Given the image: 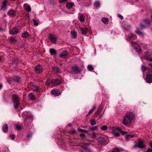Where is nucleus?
I'll list each match as a JSON object with an SVG mask.
<instances>
[{
	"mask_svg": "<svg viewBox=\"0 0 152 152\" xmlns=\"http://www.w3.org/2000/svg\"><path fill=\"white\" fill-rule=\"evenodd\" d=\"M146 82L150 83L152 82V76L150 74H148L146 76Z\"/></svg>",
	"mask_w": 152,
	"mask_h": 152,
	"instance_id": "7",
	"label": "nucleus"
},
{
	"mask_svg": "<svg viewBox=\"0 0 152 152\" xmlns=\"http://www.w3.org/2000/svg\"><path fill=\"white\" fill-rule=\"evenodd\" d=\"M90 123L91 125H95L96 124V122L95 119H92L90 121Z\"/></svg>",
	"mask_w": 152,
	"mask_h": 152,
	"instance_id": "37",
	"label": "nucleus"
},
{
	"mask_svg": "<svg viewBox=\"0 0 152 152\" xmlns=\"http://www.w3.org/2000/svg\"><path fill=\"white\" fill-rule=\"evenodd\" d=\"M89 129L91 130L94 131L98 129V127L97 126H95L90 128Z\"/></svg>",
	"mask_w": 152,
	"mask_h": 152,
	"instance_id": "35",
	"label": "nucleus"
},
{
	"mask_svg": "<svg viewBox=\"0 0 152 152\" xmlns=\"http://www.w3.org/2000/svg\"><path fill=\"white\" fill-rule=\"evenodd\" d=\"M2 30V28L1 27H0V31H1Z\"/></svg>",
	"mask_w": 152,
	"mask_h": 152,
	"instance_id": "64",
	"label": "nucleus"
},
{
	"mask_svg": "<svg viewBox=\"0 0 152 152\" xmlns=\"http://www.w3.org/2000/svg\"><path fill=\"white\" fill-rule=\"evenodd\" d=\"M11 58L12 59V61L14 62H17L18 60H16L15 58H13V57H12Z\"/></svg>",
	"mask_w": 152,
	"mask_h": 152,
	"instance_id": "49",
	"label": "nucleus"
},
{
	"mask_svg": "<svg viewBox=\"0 0 152 152\" xmlns=\"http://www.w3.org/2000/svg\"><path fill=\"white\" fill-rule=\"evenodd\" d=\"M77 129L78 131H79L80 132L85 133H88V131L84 129H83L80 128H78Z\"/></svg>",
	"mask_w": 152,
	"mask_h": 152,
	"instance_id": "27",
	"label": "nucleus"
},
{
	"mask_svg": "<svg viewBox=\"0 0 152 152\" xmlns=\"http://www.w3.org/2000/svg\"><path fill=\"white\" fill-rule=\"evenodd\" d=\"M34 69L35 72L36 73L40 74L42 72L43 68L42 66L39 65L35 67Z\"/></svg>",
	"mask_w": 152,
	"mask_h": 152,
	"instance_id": "5",
	"label": "nucleus"
},
{
	"mask_svg": "<svg viewBox=\"0 0 152 152\" xmlns=\"http://www.w3.org/2000/svg\"><path fill=\"white\" fill-rule=\"evenodd\" d=\"M29 99L30 100L33 101L35 100V98L34 95L32 93H30L29 95Z\"/></svg>",
	"mask_w": 152,
	"mask_h": 152,
	"instance_id": "19",
	"label": "nucleus"
},
{
	"mask_svg": "<svg viewBox=\"0 0 152 152\" xmlns=\"http://www.w3.org/2000/svg\"><path fill=\"white\" fill-rule=\"evenodd\" d=\"M121 133L123 135L124 134H125L127 132H126L123 131L122 130L121 132Z\"/></svg>",
	"mask_w": 152,
	"mask_h": 152,
	"instance_id": "55",
	"label": "nucleus"
},
{
	"mask_svg": "<svg viewBox=\"0 0 152 152\" xmlns=\"http://www.w3.org/2000/svg\"><path fill=\"white\" fill-rule=\"evenodd\" d=\"M21 128V126L20 125L16 124L15 126V128L18 130H20V129Z\"/></svg>",
	"mask_w": 152,
	"mask_h": 152,
	"instance_id": "44",
	"label": "nucleus"
},
{
	"mask_svg": "<svg viewBox=\"0 0 152 152\" xmlns=\"http://www.w3.org/2000/svg\"><path fill=\"white\" fill-rule=\"evenodd\" d=\"M73 5H74V4L72 3H67L66 5V7L68 9H71Z\"/></svg>",
	"mask_w": 152,
	"mask_h": 152,
	"instance_id": "25",
	"label": "nucleus"
},
{
	"mask_svg": "<svg viewBox=\"0 0 152 152\" xmlns=\"http://www.w3.org/2000/svg\"><path fill=\"white\" fill-rule=\"evenodd\" d=\"M115 130H117L121 132V131L122 130L121 129V128H120L118 127L116 128H115Z\"/></svg>",
	"mask_w": 152,
	"mask_h": 152,
	"instance_id": "48",
	"label": "nucleus"
},
{
	"mask_svg": "<svg viewBox=\"0 0 152 152\" xmlns=\"http://www.w3.org/2000/svg\"><path fill=\"white\" fill-rule=\"evenodd\" d=\"M33 116L32 115H28L26 116V119H29L31 120L32 119Z\"/></svg>",
	"mask_w": 152,
	"mask_h": 152,
	"instance_id": "42",
	"label": "nucleus"
},
{
	"mask_svg": "<svg viewBox=\"0 0 152 152\" xmlns=\"http://www.w3.org/2000/svg\"><path fill=\"white\" fill-rule=\"evenodd\" d=\"M136 48L139 53H141V52L142 49L140 47L139 45H138V46H137V47H136Z\"/></svg>",
	"mask_w": 152,
	"mask_h": 152,
	"instance_id": "41",
	"label": "nucleus"
},
{
	"mask_svg": "<svg viewBox=\"0 0 152 152\" xmlns=\"http://www.w3.org/2000/svg\"><path fill=\"white\" fill-rule=\"evenodd\" d=\"M16 14V12L13 10H10V16H15Z\"/></svg>",
	"mask_w": 152,
	"mask_h": 152,
	"instance_id": "20",
	"label": "nucleus"
},
{
	"mask_svg": "<svg viewBox=\"0 0 152 152\" xmlns=\"http://www.w3.org/2000/svg\"><path fill=\"white\" fill-rule=\"evenodd\" d=\"M33 21L34 25L35 26H37L38 25V23L37 22V21L34 19L33 20Z\"/></svg>",
	"mask_w": 152,
	"mask_h": 152,
	"instance_id": "45",
	"label": "nucleus"
},
{
	"mask_svg": "<svg viewBox=\"0 0 152 152\" xmlns=\"http://www.w3.org/2000/svg\"><path fill=\"white\" fill-rule=\"evenodd\" d=\"M99 141L101 143H104L105 142V139L103 137H100L99 138Z\"/></svg>",
	"mask_w": 152,
	"mask_h": 152,
	"instance_id": "31",
	"label": "nucleus"
},
{
	"mask_svg": "<svg viewBox=\"0 0 152 152\" xmlns=\"http://www.w3.org/2000/svg\"><path fill=\"white\" fill-rule=\"evenodd\" d=\"M81 30L82 34H86L87 33L88 28H81Z\"/></svg>",
	"mask_w": 152,
	"mask_h": 152,
	"instance_id": "13",
	"label": "nucleus"
},
{
	"mask_svg": "<svg viewBox=\"0 0 152 152\" xmlns=\"http://www.w3.org/2000/svg\"><path fill=\"white\" fill-rule=\"evenodd\" d=\"M7 1L6 0L4 1L2 3V6L1 7V9L3 10H5L7 8Z\"/></svg>",
	"mask_w": 152,
	"mask_h": 152,
	"instance_id": "14",
	"label": "nucleus"
},
{
	"mask_svg": "<svg viewBox=\"0 0 152 152\" xmlns=\"http://www.w3.org/2000/svg\"><path fill=\"white\" fill-rule=\"evenodd\" d=\"M10 138H11V139L12 140H14L15 138V135L14 134H12L11 135H10Z\"/></svg>",
	"mask_w": 152,
	"mask_h": 152,
	"instance_id": "50",
	"label": "nucleus"
},
{
	"mask_svg": "<svg viewBox=\"0 0 152 152\" xmlns=\"http://www.w3.org/2000/svg\"><path fill=\"white\" fill-rule=\"evenodd\" d=\"M135 32L139 35L141 36V37H143V33L142 32H141L140 31V30L139 28H137L136 30V31Z\"/></svg>",
	"mask_w": 152,
	"mask_h": 152,
	"instance_id": "21",
	"label": "nucleus"
},
{
	"mask_svg": "<svg viewBox=\"0 0 152 152\" xmlns=\"http://www.w3.org/2000/svg\"><path fill=\"white\" fill-rule=\"evenodd\" d=\"M118 16L121 20H123L124 19L122 15H118Z\"/></svg>",
	"mask_w": 152,
	"mask_h": 152,
	"instance_id": "52",
	"label": "nucleus"
},
{
	"mask_svg": "<svg viewBox=\"0 0 152 152\" xmlns=\"http://www.w3.org/2000/svg\"><path fill=\"white\" fill-rule=\"evenodd\" d=\"M16 41V39L15 38L12 37H10V42L13 43H15Z\"/></svg>",
	"mask_w": 152,
	"mask_h": 152,
	"instance_id": "29",
	"label": "nucleus"
},
{
	"mask_svg": "<svg viewBox=\"0 0 152 152\" xmlns=\"http://www.w3.org/2000/svg\"><path fill=\"white\" fill-rule=\"evenodd\" d=\"M25 9L27 12H29L31 11V8L29 6L27 5L26 4H24L23 5Z\"/></svg>",
	"mask_w": 152,
	"mask_h": 152,
	"instance_id": "12",
	"label": "nucleus"
},
{
	"mask_svg": "<svg viewBox=\"0 0 152 152\" xmlns=\"http://www.w3.org/2000/svg\"><path fill=\"white\" fill-rule=\"evenodd\" d=\"M8 127L7 125L6 124L4 126L3 128V131L4 132H7L8 131Z\"/></svg>",
	"mask_w": 152,
	"mask_h": 152,
	"instance_id": "23",
	"label": "nucleus"
},
{
	"mask_svg": "<svg viewBox=\"0 0 152 152\" xmlns=\"http://www.w3.org/2000/svg\"><path fill=\"white\" fill-rule=\"evenodd\" d=\"M29 36V34L27 32H25L22 34V36L24 38H27Z\"/></svg>",
	"mask_w": 152,
	"mask_h": 152,
	"instance_id": "24",
	"label": "nucleus"
},
{
	"mask_svg": "<svg viewBox=\"0 0 152 152\" xmlns=\"http://www.w3.org/2000/svg\"><path fill=\"white\" fill-rule=\"evenodd\" d=\"M107 127L105 125L103 126L101 128V129L102 131L106 130L107 129Z\"/></svg>",
	"mask_w": 152,
	"mask_h": 152,
	"instance_id": "36",
	"label": "nucleus"
},
{
	"mask_svg": "<svg viewBox=\"0 0 152 152\" xmlns=\"http://www.w3.org/2000/svg\"><path fill=\"white\" fill-rule=\"evenodd\" d=\"M102 22L105 24L108 23L109 19L107 18H102Z\"/></svg>",
	"mask_w": 152,
	"mask_h": 152,
	"instance_id": "22",
	"label": "nucleus"
},
{
	"mask_svg": "<svg viewBox=\"0 0 152 152\" xmlns=\"http://www.w3.org/2000/svg\"><path fill=\"white\" fill-rule=\"evenodd\" d=\"M53 70L56 73H58L59 72V69L58 68L56 67H53Z\"/></svg>",
	"mask_w": 152,
	"mask_h": 152,
	"instance_id": "38",
	"label": "nucleus"
},
{
	"mask_svg": "<svg viewBox=\"0 0 152 152\" xmlns=\"http://www.w3.org/2000/svg\"><path fill=\"white\" fill-rule=\"evenodd\" d=\"M62 83L61 80L56 79L50 81L49 80H47L45 83V84L48 86L51 87L53 86Z\"/></svg>",
	"mask_w": 152,
	"mask_h": 152,
	"instance_id": "2",
	"label": "nucleus"
},
{
	"mask_svg": "<svg viewBox=\"0 0 152 152\" xmlns=\"http://www.w3.org/2000/svg\"><path fill=\"white\" fill-rule=\"evenodd\" d=\"M32 136V134H28L27 135V137L28 138H31V137Z\"/></svg>",
	"mask_w": 152,
	"mask_h": 152,
	"instance_id": "57",
	"label": "nucleus"
},
{
	"mask_svg": "<svg viewBox=\"0 0 152 152\" xmlns=\"http://www.w3.org/2000/svg\"><path fill=\"white\" fill-rule=\"evenodd\" d=\"M96 134L95 132H92V137L94 139L96 137Z\"/></svg>",
	"mask_w": 152,
	"mask_h": 152,
	"instance_id": "47",
	"label": "nucleus"
},
{
	"mask_svg": "<svg viewBox=\"0 0 152 152\" xmlns=\"http://www.w3.org/2000/svg\"><path fill=\"white\" fill-rule=\"evenodd\" d=\"M49 52L51 55L56 56V51L53 49H50L49 50Z\"/></svg>",
	"mask_w": 152,
	"mask_h": 152,
	"instance_id": "15",
	"label": "nucleus"
},
{
	"mask_svg": "<svg viewBox=\"0 0 152 152\" xmlns=\"http://www.w3.org/2000/svg\"><path fill=\"white\" fill-rule=\"evenodd\" d=\"M146 146L145 145L144 142L141 140H139L138 142V144H135L134 146V148H136L138 147L140 148H143L145 147Z\"/></svg>",
	"mask_w": 152,
	"mask_h": 152,
	"instance_id": "4",
	"label": "nucleus"
},
{
	"mask_svg": "<svg viewBox=\"0 0 152 152\" xmlns=\"http://www.w3.org/2000/svg\"><path fill=\"white\" fill-rule=\"evenodd\" d=\"M149 65L152 67V64H149Z\"/></svg>",
	"mask_w": 152,
	"mask_h": 152,
	"instance_id": "63",
	"label": "nucleus"
},
{
	"mask_svg": "<svg viewBox=\"0 0 152 152\" xmlns=\"http://www.w3.org/2000/svg\"><path fill=\"white\" fill-rule=\"evenodd\" d=\"M100 5V2L98 1H96L95 2L94 6L95 8H97L99 7Z\"/></svg>",
	"mask_w": 152,
	"mask_h": 152,
	"instance_id": "18",
	"label": "nucleus"
},
{
	"mask_svg": "<svg viewBox=\"0 0 152 152\" xmlns=\"http://www.w3.org/2000/svg\"><path fill=\"white\" fill-rule=\"evenodd\" d=\"M135 117V115L132 112H127L126 113V116L124 117L123 124L125 125L129 124L132 120Z\"/></svg>",
	"mask_w": 152,
	"mask_h": 152,
	"instance_id": "1",
	"label": "nucleus"
},
{
	"mask_svg": "<svg viewBox=\"0 0 152 152\" xmlns=\"http://www.w3.org/2000/svg\"><path fill=\"white\" fill-rule=\"evenodd\" d=\"M134 136V135H128L126 136V140L127 141H128L129 139L131 138H133Z\"/></svg>",
	"mask_w": 152,
	"mask_h": 152,
	"instance_id": "32",
	"label": "nucleus"
},
{
	"mask_svg": "<svg viewBox=\"0 0 152 152\" xmlns=\"http://www.w3.org/2000/svg\"><path fill=\"white\" fill-rule=\"evenodd\" d=\"M149 144L150 147L152 148V142H151Z\"/></svg>",
	"mask_w": 152,
	"mask_h": 152,
	"instance_id": "59",
	"label": "nucleus"
},
{
	"mask_svg": "<svg viewBox=\"0 0 152 152\" xmlns=\"http://www.w3.org/2000/svg\"><path fill=\"white\" fill-rule=\"evenodd\" d=\"M12 98L14 107L16 109L18 107L20 104L19 97L16 94H13L12 96Z\"/></svg>",
	"mask_w": 152,
	"mask_h": 152,
	"instance_id": "3",
	"label": "nucleus"
},
{
	"mask_svg": "<svg viewBox=\"0 0 152 152\" xmlns=\"http://www.w3.org/2000/svg\"><path fill=\"white\" fill-rule=\"evenodd\" d=\"M68 55V53L66 51H63L59 55V57L61 58H65Z\"/></svg>",
	"mask_w": 152,
	"mask_h": 152,
	"instance_id": "10",
	"label": "nucleus"
},
{
	"mask_svg": "<svg viewBox=\"0 0 152 152\" xmlns=\"http://www.w3.org/2000/svg\"><path fill=\"white\" fill-rule=\"evenodd\" d=\"M31 88L34 91H38L39 89V88L36 85H33L32 86Z\"/></svg>",
	"mask_w": 152,
	"mask_h": 152,
	"instance_id": "26",
	"label": "nucleus"
},
{
	"mask_svg": "<svg viewBox=\"0 0 152 152\" xmlns=\"http://www.w3.org/2000/svg\"><path fill=\"white\" fill-rule=\"evenodd\" d=\"M131 42L132 43V44L133 45H134L135 48H136V47H137L138 45H139L137 44L135 42H133L132 41H131Z\"/></svg>",
	"mask_w": 152,
	"mask_h": 152,
	"instance_id": "39",
	"label": "nucleus"
},
{
	"mask_svg": "<svg viewBox=\"0 0 152 152\" xmlns=\"http://www.w3.org/2000/svg\"><path fill=\"white\" fill-rule=\"evenodd\" d=\"M52 94L56 96H59L61 94V92L58 90L54 89L51 90Z\"/></svg>",
	"mask_w": 152,
	"mask_h": 152,
	"instance_id": "6",
	"label": "nucleus"
},
{
	"mask_svg": "<svg viewBox=\"0 0 152 152\" xmlns=\"http://www.w3.org/2000/svg\"><path fill=\"white\" fill-rule=\"evenodd\" d=\"M80 136L82 137H86L85 135L83 133L80 134Z\"/></svg>",
	"mask_w": 152,
	"mask_h": 152,
	"instance_id": "58",
	"label": "nucleus"
},
{
	"mask_svg": "<svg viewBox=\"0 0 152 152\" xmlns=\"http://www.w3.org/2000/svg\"><path fill=\"white\" fill-rule=\"evenodd\" d=\"M95 108H96V106L95 105H94L93 106L92 109L91 110H90V111H89V112L88 113V114L89 115H90L94 111V110H95Z\"/></svg>",
	"mask_w": 152,
	"mask_h": 152,
	"instance_id": "30",
	"label": "nucleus"
},
{
	"mask_svg": "<svg viewBox=\"0 0 152 152\" xmlns=\"http://www.w3.org/2000/svg\"><path fill=\"white\" fill-rule=\"evenodd\" d=\"M144 22L145 25H149L150 23V22L149 20L147 19H145L144 20Z\"/></svg>",
	"mask_w": 152,
	"mask_h": 152,
	"instance_id": "33",
	"label": "nucleus"
},
{
	"mask_svg": "<svg viewBox=\"0 0 152 152\" xmlns=\"http://www.w3.org/2000/svg\"><path fill=\"white\" fill-rule=\"evenodd\" d=\"M88 70L90 71H92L94 69V68L91 65H88Z\"/></svg>",
	"mask_w": 152,
	"mask_h": 152,
	"instance_id": "34",
	"label": "nucleus"
},
{
	"mask_svg": "<svg viewBox=\"0 0 152 152\" xmlns=\"http://www.w3.org/2000/svg\"><path fill=\"white\" fill-rule=\"evenodd\" d=\"M148 52H145V56H147V55H148Z\"/></svg>",
	"mask_w": 152,
	"mask_h": 152,
	"instance_id": "60",
	"label": "nucleus"
},
{
	"mask_svg": "<svg viewBox=\"0 0 152 152\" xmlns=\"http://www.w3.org/2000/svg\"><path fill=\"white\" fill-rule=\"evenodd\" d=\"M140 27L141 28V29L144 28L145 27V26L144 25H142V24H140Z\"/></svg>",
	"mask_w": 152,
	"mask_h": 152,
	"instance_id": "53",
	"label": "nucleus"
},
{
	"mask_svg": "<svg viewBox=\"0 0 152 152\" xmlns=\"http://www.w3.org/2000/svg\"><path fill=\"white\" fill-rule=\"evenodd\" d=\"M114 135L116 137H118L120 135V134L118 132L115 133L114 134Z\"/></svg>",
	"mask_w": 152,
	"mask_h": 152,
	"instance_id": "51",
	"label": "nucleus"
},
{
	"mask_svg": "<svg viewBox=\"0 0 152 152\" xmlns=\"http://www.w3.org/2000/svg\"><path fill=\"white\" fill-rule=\"evenodd\" d=\"M141 69L143 72H144L147 69V68L144 66H142Z\"/></svg>",
	"mask_w": 152,
	"mask_h": 152,
	"instance_id": "40",
	"label": "nucleus"
},
{
	"mask_svg": "<svg viewBox=\"0 0 152 152\" xmlns=\"http://www.w3.org/2000/svg\"><path fill=\"white\" fill-rule=\"evenodd\" d=\"M150 61H152V58H150L148 59Z\"/></svg>",
	"mask_w": 152,
	"mask_h": 152,
	"instance_id": "62",
	"label": "nucleus"
},
{
	"mask_svg": "<svg viewBox=\"0 0 152 152\" xmlns=\"http://www.w3.org/2000/svg\"><path fill=\"white\" fill-rule=\"evenodd\" d=\"M71 36L72 38L75 39L76 38L77 33L75 30H72L71 32Z\"/></svg>",
	"mask_w": 152,
	"mask_h": 152,
	"instance_id": "17",
	"label": "nucleus"
},
{
	"mask_svg": "<svg viewBox=\"0 0 152 152\" xmlns=\"http://www.w3.org/2000/svg\"><path fill=\"white\" fill-rule=\"evenodd\" d=\"M83 148L86 152H91V150L87 147H84Z\"/></svg>",
	"mask_w": 152,
	"mask_h": 152,
	"instance_id": "43",
	"label": "nucleus"
},
{
	"mask_svg": "<svg viewBox=\"0 0 152 152\" xmlns=\"http://www.w3.org/2000/svg\"><path fill=\"white\" fill-rule=\"evenodd\" d=\"M49 38L51 42L53 43H55L56 42V38L53 35L50 34L49 36Z\"/></svg>",
	"mask_w": 152,
	"mask_h": 152,
	"instance_id": "8",
	"label": "nucleus"
},
{
	"mask_svg": "<svg viewBox=\"0 0 152 152\" xmlns=\"http://www.w3.org/2000/svg\"><path fill=\"white\" fill-rule=\"evenodd\" d=\"M2 87V85L1 84H0V89Z\"/></svg>",
	"mask_w": 152,
	"mask_h": 152,
	"instance_id": "61",
	"label": "nucleus"
},
{
	"mask_svg": "<svg viewBox=\"0 0 152 152\" xmlns=\"http://www.w3.org/2000/svg\"><path fill=\"white\" fill-rule=\"evenodd\" d=\"M128 36L130 39H135L137 38L135 34L131 33L128 35Z\"/></svg>",
	"mask_w": 152,
	"mask_h": 152,
	"instance_id": "16",
	"label": "nucleus"
},
{
	"mask_svg": "<svg viewBox=\"0 0 152 152\" xmlns=\"http://www.w3.org/2000/svg\"><path fill=\"white\" fill-rule=\"evenodd\" d=\"M84 16L83 14H81L80 17V20L81 22H83L84 21Z\"/></svg>",
	"mask_w": 152,
	"mask_h": 152,
	"instance_id": "28",
	"label": "nucleus"
},
{
	"mask_svg": "<svg viewBox=\"0 0 152 152\" xmlns=\"http://www.w3.org/2000/svg\"><path fill=\"white\" fill-rule=\"evenodd\" d=\"M146 152H152V149L151 148H148L147 151Z\"/></svg>",
	"mask_w": 152,
	"mask_h": 152,
	"instance_id": "56",
	"label": "nucleus"
},
{
	"mask_svg": "<svg viewBox=\"0 0 152 152\" xmlns=\"http://www.w3.org/2000/svg\"><path fill=\"white\" fill-rule=\"evenodd\" d=\"M67 1V0H60L59 1V2L60 3H64V2H66Z\"/></svg>",
	"mask_w": 152,
	"mask_h": 152,
	"instance_id": "54",
	"label": "nucleus"
},
{
	"mask_svg": "<svg viewBox=\"0 0 152 152\" xmlns=\"http://www.w3.org/2000/svg\"><path fill=\"white\" fill-rule=\"evenodd\" d=\"M18 32V30L16 28H14L10 31V34H15Z\"/></svg>",
	"mask_w": 152,
	"mask_h": 152,
	"instance_id": "11",
	"label": "nucleus"
},
{
	"mask_svg": "<svg viewBox=\"0 0 152 152\" xmlns=\"http://www.w3.org/2000/svg\"><path fill=\"white\" fill-rule=\"evenodd\" d=\"M72 71L75 74L80 72V70L77 67L74 66L72 68Z\"/></svg>",
	"mask_w": 152,
	"mask_h": 152,
	"instance_id": "9",
	"label": "nucleus"
},
{
	"mask_svg": "<svg viewBox=\"0 0 152 152\" xmlns=\"http://www.w3.org/2000/svg\"><path fill=\"white\" fill-rule=\"evenodd\" d=\"M13 79L15 81H18L19 80L20 78L18 77H15L13 78Z\"/></svg>",
	"mask_w": 152,
	"mask_h": 152,
	"instance_id": "46",
	"label": "nucleus"
}]
</instances>
